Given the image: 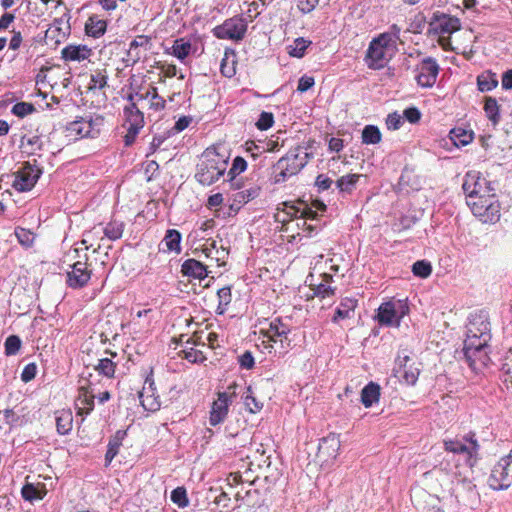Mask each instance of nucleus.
I'll list each match as a JSON object with an SVG mask.
<instances>
[{"mask_svg": "<svg viewBox=\"0 0 512 512\" xmlns=\"http://www.w3.org/2000/svg\"><path fill=\"white\" fill-rule=\"evenodd\" d=\"M228 161L215 148H207L200 157L195 174L196 180L202 185H211L224 175Z\"/></svg>", "mask_w": 512, "mask_h": 512, "instance_id": "obj_1", "label": "nucleus"}, {"mask_svg": "<svg viewBox=\"0 0 512 512\" xmlns=\"http://www.w3.org/2000/svg\"><path fill=\"white\" fill-rule=\"evenodd\" d=\"M486 321H481L480 326L477 327L476 323L470 322L467 332V338L464 341L463 352L464 354L480 353V356L485 359V349L488 348L490 340V327Z\"/></svg>", "mask_w": 512, "mask_h": 512, "instance_id": "obj_2", "label": "nucleus"}, {"mask_svg": "<svg viewBox=\"0 0 512 512\" xmlns=\"http://www.w3.org/2000/svg\"><path fill=\"white\" fill-rule=\"evenodd\" d=\"M42 174V169L34 159L33 163L27 161L14 173L13 188L19 192L30 191Z\"/></svg>", "mask_w": 512, "mask_h": 512, "instance_id": "obj_3", "label": "nucleus"}, {"mask_svg": "<svg viewBox=\"0 0 512 512\" xmlns=\"http://www.w3.org/2000/svg\"><path fill=\"white\" fill-rule=\"evenodd\" d=\"M473 214L484 223H494L500 219V204L493 197L479 196L477 200H468Z\"/></svg>", "mask_w": 512, "mask_h": 512, "instance_id": "obj_4", "label": "nucleus"}, {"mask_svg": "<svg viewBox=\"0 0 512 512\" xmlns=\"http://www.w3.org/2000/svg\"><path fill=\"white\" fill-rule=\"evenodd\" d=\"M247 31V23L240 16L226 19L221 25L213 28V35L218 39L239 41L242 40Z\"/></svg>", "mask_w": 512, "mask_h": 512, "instance_id": "obj_5", "label": "nucleus"}, {"mask_svg": "<svg viewBox=\"0 0 512 512\" xmlns=\"http://www.w3.org/2000/svg\"><path fill=\"white\" fill-rule=\"evenodd\" d=\"M512 462V454L502 457L493 467L488 478L489 487L493 490H505L512 484V476L509 475L508 468Z\"/></svg>", "mask_w": 512, "mask_h": 512, "instance_id": "obj_6", "label": "nucleus"}, {"mask_svg": "<svg viewBox=\"0 0 512 512\" xmlns=\"http://www.w3.org/2000/svg\"><path fill=\"white\" fill-rule=\"evenodd\" d=\"M104 118L96 116L95 118H81L68 124L67 130L70 135L84 138H95L99 135L100 129L103 126Z\"/></svg>", "mask_w": 512, "mask_h": 512, "instance_id": "obj_7", "label": "nucleus"}, {"mask_svg": "<svg viewBox=\"0 0 512 512\" xmlns=\"http://www.w3.org/2000/svg\"><path fill=\"white\" fill-rule=\"evenodd\" d=\"M408 312V306L402 301L385 302L378 308L377 319L382 325L399 326L401 318Z\"/></svg>", "mask_w": 512, "mask_h": 512, "instance_id": "obj_8", "label": "nucleus"}, {"mask_svg": "<svg viewBox=\"0 0 512 512\" xmlns=\"http://www.w3.org/2000/svg\"><path fill=\"white\" fill-rule=\"evenodd\" d=\"M390 41L387 34H382L374 39L367 50L366 63L371 69H381L386 63V47Z\"/></svg>", "mask_w": 512, "mask_h": 512, "instance_id": "obj_9", "label": "nucleus"}, {"mask_svg": "<svg viewBox=\"0 0 512 512\" xmlns=\"http://www.w3.org/2000/svg\"><path fill=\"white\" fill-rule=\"evenodd\" d=\"M84 261H77L71 265V271L67 272L66 283L70 288L80 289L85 287L91 279L92 270L88 267V256L84 255Z\"/></svg>", "mask_w": 512, "mask_h": 512, "instance_id": "obj_10", "label": "nucleus"}, {"mask_svg": "<svg viewBox=\"0 0 512 512\" xmlns=\"http://www.w3.org/2000/svg\"><path fill=\"white\" fill-rule=\"evenodd\" d=\"M417 83L424 88L432 87L439 73V65L432 57L424 58L416 67Z\"/></svg>", "mask_w": 512, "mask_h": 512, "instance_id": "obj_11", "label": "nucleus"}, {"mask_svg": "<svg viewBox=\"0 0 512 512\" xmlns=\"http://www.w3.org/2000/svg\"><path fill=\"white\" fill-rule=\"evenodd\" d=\"M309 154L305 148L297 147L290 150L285 156L281 157L278 161L280 166L292 175L298 174L308 163Z\"/></svg>", "mask_w": 512, "mask_h": 512, "instance_id": "obj_12", "label": "nucleus"}, {"mask_svg": "<svg viewBox=\"0 0 512 512\" xmlns=\"http://www.w3.org/2000/svg\"><path fill=\"white\" fill-rule=\"evenodd\" d=\"M340 439L335 433L323 437L318 445L317 459L321 463H329L336 459L340 449Z\"/></svg>", "mask_w": 512, "mask_h": 512, "instance_id": "obj_13", "label": "nucleus"}, {"mask_svg": "<svg viewBox=\"0 0 512 512\" xmlns=\"http://www.w3.org/2000/svg\"><path fill=\"white\" fill-rule=\"evenodd\" d=\"M139 400L143 408L147 411H157L160 409L161 402L156 395V387L152 377L145 379L142 390L139 392Z\"/></svg>", "mask_w": 512, "mask_h": 512, "instance_id": "obj_14", "label": "nucleus"}, {"mask_svg": "<svg viewBox=\"0 0 512 512\" xmlns=\"http://www.w3.org/2000/svg\"><path fill=\"white\" fill-rule=\"evenodd\" d=\"M410 362L411 359L408 355H398L394 371L406 384L414 385L418 380L419 369Z\"/></svg>", "mask_w": 512, "mask_h": 512, "instance_id": "obj_15", "label": "nucleus"}, {"mask_svg": "<svg viewBox=\"0 0 512 512\" xmlns=\"http://www.w3.org/2000/svg\"><path fill=\"white\" fill-rule=\"evenodd\" d=\"M95 389L91 384L81 385L75 400L78 415H88L94 408Z\"/></svg>", "mask_w": 512, "mask_h": 512, "instance_id": "obj_16", "label": "nucleus"}, {"mask_svg": "<svg viewBox=\"0 0 512 512\" xmlns=\"http://www.w3.org/2000/svg\"><path fill=\"white\" fill-rule=\"evenodd\" d=\"M230 403V396L226 392L218 393V398L212 403L210 411L209 423L211 426H216L225 420Z\"/></svg>", "mask_w": 512, "mask_h": 512, "instance_id": "obj_17", "label": "nucleus"}, {"mask_svg": "<svg viewBox=\"0 0 512 512\" xmlns=\"http://www.w3.org/2000/svg\"><path fill=\"white\" fill-rule=\"evenodd\" d=\"M474 434H471L469 437H465V441L469 442V445L459 441V440H445L444 448L448 452H452L454 454H468L469 458H472L477 455L479 450V444L477 440L474 438Z\"/></svg>", "mask_w": 512, "mask_h": 512, "instance_id": "obj_18", "label": "nucleus"}, {"mask_svg": "<svg viewBox=\"0 0 512 512\" xmlns=\"http://www.w3.org/2000/svg\"><path fill=\"white\" fill-rule=\"evenodd\" d=\"M440 34H452L461 28L460 20L455 16L436 12L433 14L432 23Z\"/></svg>", "mask_w": 512, "mask_h": 512, "instance_id": "obj_19", "label": "nucleus"}, {"mask_svg": "<svg viewBox=\"0 0 512 512\" xmlns=\"http://www.w3.org/2000/svg\"><path fill=\"white\" fill-rule=\"evenodd\" d=\"M200 337L194 335L186 340V346L180 350L179 354L183 355V358L191 363H199L206 360V356L203 351L196 349L194 346L199 345Z\"/></svg>", "mask_w": 512, "mask_h": 512, "instance_id": "obj_20", "label": "nucleus"}, {"mask_svg": "<svg viewBox=\"0 0 512 512\" xmlns=\"http://www.w3.org/2000/svg\"><path fill=\"white\" fill-rule=\"evenodd\" d=\"M290 333V327L284 323L281 319L276 318L270 322L268 329L265 330L264 335L273 342L287 339V335Z\"/></svg>", "mask_w": 512, "mask_h": 512, "instance_id": "obj_21", "label": "nucleus"}, {"mask_svg": "<svg viewBox=\"0 0 512 512\" xmlns=\"http://www.w3.org/2000/svg\"><path fill=\"white\" fill-rule=\"evenodd\" d=\"M91 49L86 45H67L61 51V57L65 61H83L90 57Z\"/></svg>", "mask_w": 512, "mask_h": 512, "instance_id": "obj_22", "label": "nucleus"}, {"mask_svg": "<svg viewBox=\"0 0 512 512\" xmlns=\"http://www.w3.org/2000/svg\"><path fill=\"white\" fill-rule=\"evenodd\" d=\"M183 275L202 280L208 275L207 266L196 259H187L181 266Z\"/></svg>", "mask_w": 512, "mask_h": 512, "instance_id": "obj_23", "label": "nucleus"}, {"mask_svg": "<svg viewBox=\"0 0 512 512\" xmlns=\"http://www.w3.org/2000/svg\"><path fill=\"white\" fill-rule=\"evenodd\" d=\"M462 188L467 197L469 198V200H477V198L481 196V179L479 177H476L475 175L467 174L462 185Z\"/></svg>", "mask_w": 512, "mask_h": 512, "instance_id": "obj_24", "label": "nucleus"}, {"mask_svg": "<svg viewBox=\"0 0 512 512\" xmlns=\"http://www.w3.org/2000/svg\"><path fill=\"white\" fill-rule=\"evenodd\" d=\"M380 386L374 382L367 384L361 391V402L368 408L379 401Z\"/></svg>", "mask_w": 512, "mask_h": 512, "instance_id": "obj_25", "label": "nucleus"}, {"mask_svg": "<svg viewBox=\"0 0 512 512\" xmlns=\"http://www.w3.org/2000/svg\"><path fill=\"white\" fill-rule=\"evenodd\" d=\"M357 306V300L352 298H345L341 301L339 307L335 311L333 321L337 322L343 319H349L353 316L354 310Z\"/></svg>", "mask_w": 512, "mask_h": 512, "instance_id": "obj_26", "label": "nucleus"}, {"mask_svg": "<svg viewBox=\"0 0 512 512\" xmlns=\"http://www.w3.org/2000/svg\"><path fill=\"white\" fill-rule=\"evenodd\" d=\"M124 116L128 126L142 127L144 125L143 112L135 104H129L124 108Z\"/></svg>", "mask_w": 512, "mask_h": 512, "instance_id": "obj_27", "label": "nucleus"}, {"mask_svg": "<svg viewBox=\"0 0 512 512\" xmlns=\"http://www.w3.org/2000/svg\"><path fill=\"white\" fill-rule=\"evenodd\" d=\"M107 28V23L105 20L98 19L95 16L89 17L88 21L85 25V31L88 36H92L94 38H99L102 36Z\"/></svg>", "mask_w": 512, "mask_h": 512, "instance_id": "obj_28", "label": "nucleus"}, {"mask_svg": "<svg viewBox=\"0 0 512 512\" xmlns=\"http://www.w3.org/2000/svg\"><path fill=\"white\" fill-rule=\"evenodd\" d=\"M236 54L226 51L221 60L220 71L224 77L231 78L236 74Z\"/></svg>", "mask_w": 512, "mask_h": 512, "instance_id": "obj_29", "label": "nucleus"}, {"mask_svg": "<svg viewBox=\"0 0 512 512\" xmlns=\"http://www.w3.org/2000/svg\"><path fill=\"white\" fill-rule=\"evenodd\" d=\"M332 276L324 273L322 275V281L317 284H311L312 290L314 291V295L326 298L334 295L335 289L332 288L329 283L332 281Z\"/></svg>", "mask_w": 512, "mask_h": 512, "instance_id": "obj_30", "label": "nucleus"}, {"mask_svg": "<svg viewBox=\"0 0 512 512\" xmlns=\"http://www.w3.org/2000/svg\"><path fill=\"white\" fill-rule=\"evenodd\" d=\"M464 357L471 370L475 373L482 371V369L485 368L490 361L487 349H485V359H483V357L480 356V353L478 352L473 354H464Z\"/></svg>", "mask_w": 512, "mask_h": 512, "instance_id": "obj_31", "label": "nucleus"}, {"mask_svg": "<svg viewBox=\"0 0 512 512\" xmlns=\"http://www.w3.org/2000/svg\"><path fill=\"white\" fill-rule=\"evenodd\" d=\"M361 177V174L344 175L336 181V186L340 192L351 193Z\"/></svg>", "mask_w": 512, "mask_h": 512, "instance_id": "obj_32", "label": "nucleus"}, {"mask_svg": "<svg viewBox=\"0 0 512 512\" xmlns=\"http://www.w3.org/2000/svg\"><path fill=\"white\" fill-rule=\"evenodd\" d=\"M450 139L456 146H465L472 142L473 132L463 128H454L450 131Z\"/></svg>", "mask_w": 512, "mask_h": 512, "instance_id": "obj_33", "label": "nucleus"}, {"mask_svg": "<svg viewBox=\"0 0 512 512\" xmlns=\"http://www.w3.org/2000/svg\"><path fill=\"white\" fill-rule=\"evenodd\" d=\"M72 415L67 411H61L56 416V428L60 435L68 434L72 429Z\"/></svg>", "mask_w": 512, "mask_h": 512, "instance_id": "obj_34", "label": "nucleus"}, {"mask_svg": "<svg viewBox=\"0 0 512 512\" xmlns=\"http://www.w3.org/2000/svg\"><path fill=\"white\" fill-rule=\"evenodd\" d=\"M163 241L169 251H175L177 253L181 251V233L178 230L169 229Z\"/></svg>", "mask_w": 512, "mask_h": 512, "instance_id": "obj_35", "label": "nucleus"}, {"mask_svg": "<svg viewBox=\"0 0 512 512\" xmlns=\"http://www.w3.org/2000/svg\"><path fill=\"white\" fill-rule=\"evenodd\" d=\"M381 132L377 126L367 125L362 131V143L378 144L381 141Z\"/></svg>", "mask_w": 512, "mask_h": 512, "instance_id": "obj_36", "label": "nucleus"}, {"mask_svg": "<svg viewBox=\"0 0 512 512\" xmlns=\"http://www.w3.org/2000/svg\"><path fill=\"white\" fill-rule=\"evenodd\" d=\"M485 113L488 119L496 126L499 123V106L495 98L486 97L484 105Z\"/></svg>", "mask_w": 512, "mask_h": 512, "instance_id": "obj_37", "label": "nucleus"}, {"mask_svg": "<svg viewBox=\"0 0 512 512\" xmlns=\"http://www.w3.org/2000/svg\"><path fill=\"white\" fill-rule=\"evenodd\" d=\"M108 74L105 69H97L91 73L89 89H103L107 86Z\"/></svg>", "mask_w": 512, "mask_h": 512, "instance_id": "obj_38", "label": "nucleus"}, {"mask_svg": "<svg viewBox=\"0 0 512 512\" xmlns=\"http://www.w3.org/2000/svg\"><path fill=\"white\" fill-rule=\"evenodd\" d=\"M218 296V306H217V313L218 314H224L227 310L228 305L232 301V293L231 288L226 286L218 290L217 292Z\"/></svg>", "mask_w": 512, "mask_h": 512, "instance_id": "obj_39", "label": "nucleus"}, {"mask_svg": "<svg viewBox=\"0 0 512 512\" xmlns=\"http://www.w3.org/2000/svg\"><path fill=\"white\" fill-rule=\"evenodd\" d=\"M100 375L107 378H113L115 374L116 364L109 358L99 359L97 365L94 367Z\"/></svg>", "mask_w": 512, "mask_h": 512, "instance_id": "obj_40", "label": "nucleus"}, {"mask_svg": "<svg viewBox=\"0 0 512 512\" xmlns=\"http://www.w3.org/2000/svg\"><path fill=\"white\" fill-rule=\"evenodd\" d=\"M477 85L481 92H486L494 89L498 85V80L495 74H482L477 78Z\"/></svg>", "mask_w": 512, "mask_h": 512, "instance_id": "obj_41", "label": "nucleus"}, {"mask_svg": "<svg viewBox=\"0 0 512 512\" xmlns=\"http://www.w3.org/2000/svg\"><path fill=\"white\" fill-rule=\"evenodd\" d=\"M124 230L123 223L120 222H110L103 229L104 235L112 241L118 240L122 237Z\"/></svg>", "mask_w": 512, "mask_h": 512, "instance_id": "obj_42", "label": "nucleus"}, {"mask_svg": "<svg viewBox=\"0 0 512 512\" xmlns=\"http://www.w3.org/2000/svg\"><path fill=\"white\" fill-rule=\"evenodd\" d=\"M15 236L18 242L25 248H30L34 244L35 235L28 229L17 227L15 229Z\"/></svg>", "mask_w": 512, "mask_h": 512, "instance_id": "obj_43", "label": "nucleus"}, {"mask_svg": "<svg viewBox=\"0 0 512 512\" xmlns=\"http://www.w3.org/2000/svg\"><path fill=\"white\" fill-rule=\"evenodd\" d=\"M121 431H118L116 433V436L114 439L110 440L108 443L107 452L105 454V461L106 465H109L114 457L118 454L119 447L121 445Z\"/></svg>", "mask_w": 512, "mask_h": 512, "instance_id": "obj_44", "label": "nucleus"}, {"mask_svg": "<svg viewBox=\"0 0 512 512\" xmlns=\"http://www.w3.org/2000/svg\"><path fill=\"white\" fill-rule=\"evenodd\" d=\"M172 49L174 56L180 60H183L189 55L191 51V43L184 41L183 39H178L174 42Z\"/></svg>", "mask_w": 512, "mask_h": 512, "instance_id": "obj_45", "label": "nucleus"}, {"mask_svg": "<svg viewBox=\"0 0 512 512\" xmlns=\"http://www.w3.org/2000/svg\"><path fill=\"white\" fill-rule=\"evenodd\" d=\"M310 44V41L302 37L297 38L294 40L293 45L290 46L289 54L293 57L301 58Z\"/></svg>", "mask_w": 512, "mask_h": 512, "instance_id": "obj_46", "label": "nucleus"}, {"mask_svg": "<svg viewBox=\"0 0 512 512\" xmlns=\"http://www.w3.org/2000/svg\"><path fill=\"white\" fill-rule=\"evenodd\" d=\"M21 494L25 500L30 502L35 500H41L44 498L37 490V487H35L34 484L28 481H26V483L22 487Z\"/></svg>", "mask_w": 512, "mask_h": 512, "instance_id": "obj_47", "label": "nucleus"}, {"mask_svg": "<svg viewBox=\"0 0 512 512\" xmlns=\"http://www.w3.org/2000/svg\"><path fill=\"white\" fill-rule=\"evenodd\" d=\"M412 272L415 276L427 278L432 272V266L425 260H419L413 264Z\"/></svg>", "mask_w": 512, "mask_h": 512, "instance_id": "obj_48", "label": "nucleus"}, {"mask_svg": "<svg viewBox=\"0 0 512 512\" xmlns=\"http://www.w3.org/2000/svg\"><path fill=\"white\" fill-rule=\"evenodd\" d=\"M171 500L180 508H184L188 505L189 501L185 488L177 487L171 492Z\"/></svg>", "mask_w": 512, "mask_h": 512, "instance_id": "obj_49", "label": "nucleus"}, {"mask_svg": "<svg viewBox=\"0 0 512 512\" xmlns=\"http://www.w3.org/2000/svg\"><path fill=\"white\" fill-rule=\"evenodd\" d=\"M149 107L155 111H161L165 108V100L159 96L155 87L149 88Z\"/></svg>", "mask_w": 512, "mask_h": 512, "instance_id": "obj_50", "label": "nucleus"}, {"mask_svg": "<svg viewBox=\"0 0 512 512\" xmlns=\"http://www.w3.org/2000/svg\"><path fill=\"white\" fill-rule=\"evenodd\" d=\"M247 168V162L244 158L237 156L232 163L230 170L228 171V176L230 180L233 181L235 177L245 171Z\"/></svg>", "mask_w": 512, "mask_h": 512, "instance_id": "obj_51", "label": "nucleus"}, {"mask_svg": "<svg viewBox=\"0 0 512 512\" xmlns=\"http://www.w3.org/2000/svg\"><path fill=\"white\" fill-rule=\"evenodd\" d=\"M295 212L294 216L296 218H305L306 220H315L317 219L318 212L314 210L311 206L304 205L303 207H292Z\"/></svg>", "mask_w": 512, "mask_h": 512, "instance_id": "obj_52", "label": "nucleus"}, {"mask_svg": "<svg viewBox=\"0 0 512 512\" xmlns=\"http://www.w3.org/2000/svg\"><path fill=\"white\" fill-rule=\"evenodd\" d=\"M63 23H64V21H63L62 18L54 19L53 24L51 25V27L46 32V36L47 37H51V38L52 37H56V35H54V34L57 32L58 33L57 37L60 36L61 38H65L66 35H67V32L70 30V26L67 25L66 31L62 32L61 25Z\"/></svg>", "mask_w": 512, "mask_h": 512, "instance_id": "obj_53", "label": "nucleus"}, {"mask_svg": "<svg viewBox=\"0 0 512 512\" xmlns=\"http://www.w3.org/2000/svg\"><path fill=\"white\" fill-rule=\"evenodd\" d=\"M4 346L6 355H15L21 348V340L18 336L11 335L6 339Z\"/></svg>", "mask_w": 512, "mask_h": 512, "instance_id": "obj_54", "label": "nucleus"}, {"mask_svg": "<svg viewBox=\"0 0 512 512\" xmlns=\"http://www.w3.org/2000/svg\"><path fill=\"white\" fill-rule=\"evenodd\" d=\"M244 403L251 413L259 412L263 407V404L252 395L251 387L247 388V394L244 397Z\"/></svg>", "mask_w": 512, "mask_h": 512, "instance_id": "obj_55", "label": "nucleus"}, {"mask_svg": "<svg viewBox=\"0 0 512 512\" xmlns=\"http://www.w3.org/2000/svg\"><path fill=\"white\" fill-rule=\"evenodd\" d=\"M22 146L27 150V153L33 154L36 150L42 147V141L39 136H32L27 139H22Z\"/></svg>", "mask_w": 512, "mask_h": 512, "instance_id": "obj_56", "label": "nucleus"}, {"mask_svg": "<svg viewBox=\"0 0 512 512\" xmlns=\"http://www.w3.org/2000/svg\"><path fill=\"white\" fill-rule=\"evenodd\" d=\"M34 111V106L26 102H18L12 107V113L18 117H25Z\"/></svg>", "mask_w": 512, "mask_h": 512, "instance_id": "obj_57", "label": "nucleus"}, {"mask_svg": "<svg viewBox=\"0 0 512 512\" xmlns=\"http://www.w3.org/2000/svg\"><path fill=\"white\" fill-rule=\"evenodd\" d=\"M273 123H274L273 114L270 112L263 111L260 114L258 121L256 122V126L259 130H267L270 127H272Z\"/></svg>", "mask_w": 512, "mask_h": 512, "instance_id": "obj_58", "label": "nucleus"}, {"mask_svg": "<svg viewBox=\"0 0 512 512\" xmlns=\"http://www.w3.org/2000/svg\"><path fill=\"white\" fill-rule=\"evenodd\" d=\"M274 173V183L276 184L283 183L291 176H293L292 173L288 172L287 170L284 169V167L282 168L280 166L279 161H277V163L274 166Z\"/></svg>", "mask_w": 512, "mask_h": 512, "instance_id": "obj_59", "label": "nucleus"}, {"mask_svg": "<svg viewBox=\"0 0 512 512\" xmlns=\"http://www.w3.org/2000/svg\"><path fill=\"white\" fill-rule=\"evenodd\" d=\"M238 363L242 369L250 370L254 367L255 361L250 351H245L238 357Z\"/></svg>", "mask_w": 512, "mask_h": 512, "instance_id": "obj_60", "label": "nucleus"}, {"mask_svg": "<svg viewBox=\"0 0 512 512\" xmlns=\"http://www.w3.org/2000/svg\"><path fill=\"white\" fill-rule=\"evenodd\" d=\"M403 124V117L396 112L388 115L386 119L387 128L390 130H397Z\"/></svg>", "mask_w": 512, "mask_h": 512, "instance_id": "obj_61", "label": "nucleus"}, {"mask_svg": "<svg viewBox=\"0 0 512 512\" xmlns=\"http://www.w3.org/2000/svg\"><path fill=\"white\" fill-rule=\"evenodd\" d=\"M36 372H37V366H36V364H34V363H29V364H27V365L24 367V369H23V371H22V373H21V380H22L23 382H26V383H27V382H29V381H31L32 379H34V378H35V376H36Z\"/></svg>", "mask_w": 512, "mask_h": 512, "instance_id": "obj_62", "label": "nucleus"}, {"mask_svg": "<svg viewBox=\"0 0 512 512\" xmlns=\"http://www.w3.org/2000/svg\"><path fill=\"white\" fill-rule=\"evenodd\" d=\"M403 117L410 123H417L421 118V112L416 107H409L403 111Z\"/></svg>", "mask_w": 512, "mask_h": 512, "instance_id": "obj_63", "label": "nucleus"}, {"mask_svg": "<svg viewBox=\"0 0 512 512\" xmlns=\"http://www.w3.org/2000/svg\"><path fill=\"white\" fill-rule=\"evenodd\" d=\"M314 83L315 81L313 77L304 75L298 81L297 90L299 92H306L313 87Z\"/></svg>", "mask_w": 512, "mask_h": 512, "instance_id": "obj_64", "label": "nucleus"}]
</instances>
